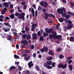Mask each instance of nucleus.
Here are the masks:
<instances>
[{
  "mask_svg": "<svg viewBox=\"0 0 74 74\" xmlns=\"http://www.w3.org/2000/svg\"><path fill=\"white\" fill-rule=\"evenodd\" d=\"M15 15L16 16H19L18 17V19H22L23 20H24L25 19V14L24 13H22L19 14V13L16 12L15 14Z\"/></svg>",
  "mask_w": 74,
  "mask_h": 74,
  "instance_id": "f257e3e1",
  "label": "nucleus"
},
{
  "mask_svg": "<svg viewBox=\"0 0 74 74\" xmlns=\"http://www.w3.org/2000/svg\"><path fill=\"white\" fill-rule=\"evenodd\" d=\"M57 67H58L59 69H61L62 68V69H66V68H67V64H65L64 65L62 63L59 64L58 65Z\"/></svg>",
  "mask_w": 74,
  "mask_h": 74,
  "instance_id": "f03ea898",
  "label": "nucleus"
},
{
  "mask_svg": "<svg viewBox=\"0 0 74 74\" xmlns=\"http://www.w3.org/2000/svg\"><path fill=\"white\" fill-rule=\"evenodd\" d=\"M57 12L58 14H62L63 13V12H66V10H65V8H63L62 9H58L57 10Z\"/></svg>",
  "mask_w": 74,
  "mask_h": 74,
  "instance_id": "7ed1b4c3",
  "label": "nucleus"
},
{
  "mask_svg": "<svg viewBox=\"0 0 74 74\" xmlns=\"http://www.w3.org/2000/svg\"><path fill=\"white\" fill-rule=\"evenodd\" d=\"M45 30L47 33H52V32L53 31V30L52 28H50L49 29H48V28H46L45 29Z\"/></svg>",
  "mask_w": 74,
  "mask_h": 74,
  "instance_id": "20e7f679",
  "label": "nucleus"
},
{
  "mask_svg": "<svg viewBox=\"0 0 74 74\" xmlns=\"http://www.w3.org/2000/svg\"><path fill=\"white\" fill-rule=\"evenodd\" d=\"M37 26V24H32L31 26V31H32V32H33V31H34V30H35V28H36Z\"/></svg>",
  "mask_w": 74,
  "mask_h": 74,
  "instance_id": "39448f33",
  "label": "nucleus"
},
{
  "mask_svg": "<svg viewBox=\"0 0 74 74\" xmlns=\"http://www.w3.org/2000/svg\"><path fill=\"white\" fill-rule=\"evenodd\" d=\"M32 36L33 39H34V40L37 39V34H36V33H34L32 35Z\"/></svg>",
  "mask_w": 74,
  "mask_h": 74,
  "instance_id": "423d86ee",
  "label": "nucleus"
},
{
  "mask_svg": "<svg viewBox=\"0 0 74 74\" xmlns=\"http://www.w3.org/2000/svg\"><path fill=\"white\" fill-rule=\"evenodd\" d=\"M32 61H30L28 63L27 65H28L29 68H31L33 66V64H32Z\"/></svg>",
  "mask_w": 74,
  "mask_h": 74,
  "instance_id": "0eeeda50",
  "label": "nucleus"
},
{
  "mask_svg": "<svg viewBox=\"0 0 74 74\" xmlns=\"http://www.w3.org/2000/svg\"><path fill=\"white\" fill-rule=\"evenodd\" d=\"M21 44H23L24 45H25L26 44H28V41L26 40H22V41L21 42Z\"/></svg>",
  "mask_w": 74,
  "mask_h": 74,
  "instance_id": "6e6552de",
  "label": "nucleus"
},
{
  "mask_svg": "<svg viewBox=\"0 0 74 74\" xmlns=\"http://www.w3.org/2000/svg\"><path fill=\"white\" fill-rule=\"evenodd\" d=\"M52 35L54 38H56V37L57 36V34L55 31H54L52 32Z\"/></svg>",
  "mask_w": 74,
  "mask_h": 74,
  "instance_id": "1a4fd4ad",
  "label": "nucleus"
},
{
  "mask_svg": "<svg viewBox=\"0 0 74 74\" xmlns=\"http://www.w3.org/2000/svg\"><path fill=\"white\" fill-rule=\"evenodd\" d=\"M12 38V37L11 35H9L8 36H7V39L9 41H11V40Z\"/></svg>",
  "mask_w": 74,
  "mask_h": 74,
  "instance_id": "9d476101",
  "label": "nucleus"
},
{
  "mask_svg": "<svg viewBox=\"0 0 74 74\" xmlns=\"http://www.w3.org/2000/svg\"><path fill=\"white\" fill-rule=\"evenodd\" d=\"M3 5L6 8L9 7V6L8 5V3L7 2H4L3 3Z\"/></svg>",
  "mask_w": 74,
  "mask_h": 74,
  "instance_id": "9b49d317",
  "label": "nucleus"
},
{
  "mask_svg": "<svg viewBox=\"0 0 74 74\" xmlns=\"http://www.w3.org/2000/svg\"><path fill=\"white\" fill-rule=\"evenodd\" d=\"M48 15L49 16V17H52L53 18H55V16L54 14H48Z\"/></svg>",
  "mask_w": 74,
  "mask_h": 74,
  "instance_id": "f8f14e48",
  "label": "nucleus"
},
{
  "mask_svg": "<svg viewBox=\"0 0 74 74\" xmlns=\"http://www.w3.org/2000/svg\"><path fill=\"white\" fill-rule=\"evenodd\" d=\"M30 58H31V57L29 55V56H28L27 57H25V58H24V59L25 60L28 61V60H29V59H30Z\"/></svg>",
  "mask_w": 74,
  "mask_h": 74,
  "instance_id": "ddd939ff",
  "label": "nucleus"
},
{
  "mask_svg": "<svg viewBox=\"0 0 74 74\" xmlns=\"http://www.w3.org/2000/svg\"><path fill=\"white\" fill-rule=\"evenodd\" d=\"M73 27V24H71V25H69L67 26V29L69 30V29H72Z\"/></svg>",
  "mask_w": 74,
  "mask_h": 74,
  "instance_id": "4468645a",
  "label": "nucleus"
},
{
  "mask_svg": "<svg viewBox=\"0 0 74 74\" xmlns=\"http://www.w3.org/2000/svg\"><path fill=\"white\" fill-rule=\"evenodd\" d=\"M48 53L49 55H51V56H53L54 55V53L53 52V51H52L51 50L49 52H48Z\"/></svg>",
  "mask_w": 74,
  "mask_h": 74,
  "instance_id": "2eb2a0df",
  "label": "nucleus"
},
{
  "mask_svg": "<svg viewBox=\"0 0 74 74\" xmlns=\"http://www.w3.org/2000/svg\"><path fill=\"white\" fill-rule=\"evenodd\" d=\"M67 14H69V15H72V16H74V13L70 11H68L67 12Z\"/></svg>",
  "mask_w": 74,
  "mask_h": 74,
  "instance_id": "dca6fc26",
  "label": "nucleus"
},
{
  "mask_svg": "<svg viewBox=\"0 0 74 74\" xmlns=\"http://www.w3.org/2000/svg\"><path fill=\"white\" fill-rule=\"evenodd\" d=\"M35 69L37 71H40V68L38 65L36 66L35 67Z\"/></svg>",
  "mask_w": 74,
  "mask_h": 74,
  "instance_id": "f3484780",
  "label": "nucleus"
},
{
  "mask_svg": "<svg viewBox=\"0 0 74 74\" xmlns=\"http://www.w3.org/2000/svg\"><path fill=\"white\" fill-rule=\"evenodd\" d=\"M43 6H44V8H46V7H48V3H47L46 1L45 2Z\"/></svg>",
  "mask_w": 74,
  "mask_h": 74,
  "instance_id": "a211bd4d",
  "label": "nucleus"
},
{
  "mask_svg": "<svg viewBox=\"0 0 74 74\" xmlns=\"http://www.w3.org/2000/svg\"><path fill=\"white\" fill-rule=\"evenodd\" d=\"M69 4H70V5L71 6V8L72 7H73V8H74V3H73V2H69Z\"/></svg>",
  "mask_w": 74,
  "mask_h": 74,
  "instance_id": "6ab92c4d",
  "label": "nucleus"
},
{
  "mask_svg": "<svg viewBox=\"0 0 74 74\" xmlns=\"http://www.w3.org/2000/svg\"><path fill=\"white\" fill-rule=\"evenodd\" d=\"M9 17L10 18V19H14V14H11V15L9 16Z\"/></svg>",
  "mask_w": 74,
  "mask_h": 74,
  "instance_id": "aec40b11",
  "label": "nucleus"
},
{
  "mask_svg": "<svg viewBox=\"0 0 74 74\" xmlns=\"http://www.w3.org/2000/svg\"><path fill=\"white\" fill-rule=\"evenodd\" d=\"M68 67L69 68L70 71L73 70V66L71 65H69L68 66Z\"/></svg>",
  "mask_w": 74,
  "mask_h": 74,
  "instance_id": "412c9836",
  "label": "nucleus"
},
{
  "mask_svg": "<svg viewBox=\"0 0 74 74\" xmlns=\"http://www.w3.org/2000/svg\"><path fill=\"white\" fill-rule=\"evenodd\" d=\"M58 20L60 22H63V21H64V18H60L58 19Z\"/></svg>",
  "mask_w": 74,
  "mask_h": 74,
  "instance_id": "4be33fe9",
  "label": "nucleus"
},
{
  "mask_svg": "<svg viewBox=\"0 0 74 74\" xmlns=\"http://www.w3.org/2000/svg\"><path fill=\"white\" fill-rule=\"evenodd\" d=\"M40 41H42L44 40V36H41L40 37Z\"/></svg>",
  "mask_w": 74,
  "mask_h": 74,
  "instance_id": "5701e85b",
  "label": "nucleus"
},
{
  "mask_svg": "<svg viewBox=\"0 0 74 74\" xmlns=\"http://www.w3.org/2000/svg\"><path fill=\"white\" fill-rule=\"evenodd\" d=\"M15 69V66H11L10 68H9V70H14V69Z\"/></svg>",
  "mask_w": 74,
  "mask_h": 74,
  "instance_id": "b1692460",
  "label": "nucleus"
},
{
  "mask_svg": "<svg viewBox=\"0 0 74 74\" xmlns=\"http://www.w3.org/2000/svg\"><path fill=\"white\" fill-rule=\"evenodd\" d=\"M47 59L48 61H49V60H52L53 59V57H47Z\"/></svg>",
  "mask_w": 74,
  "mask_h": 74,
  "instance_id": "393cba45",
  "label": "nucleus"
},
{
  "mask_svg": "<svg viewBox=\"0 0 74 74\" xmlns=\"http://www.w3.org/2000/svg\"><path fill=\"white\" fill-rule=\"evenodd\" d=\"M69 40L71 42H74V37H70L69 38Z\"/></svg>",
  "mask_w": 74,
  "mask_h": 74,
  "instance_id": "a878e982",
  "label": "nucleus"
},
{
  "mask_svg": "<svg viewBox=\"0 0 74 74\" xmlns=\"http://www.w3.org/2000/svg\"><path fill=\"white\" fill-rule=\"evenodd\" d=\"M27 36V34H24L23 35H22V38H23V39H25V38Z\"/></svg>",
  "mask_w": 74,
  "mask_h": 74,
  "instance_id": "bb28decb",
  "label": "nucleus"
},
{
  "mask_svg": "<svg viewBox=\"0 0 74 74\" xmlns=\"http://www.w3.org/2000/svg\"><path fill=\"white\" fill-rule=\"evenodd\" d=\"M48 36V33H45V32L43 33V36L44 37H46V36Z\"/></svg>",
  "mask_w": 74,
  "mask_h": 74,
  "instance_id": "cd10ccee",
  "label": "nucleus"
},
{
  "mask_svg": "<svg viewBox=\"0 0 74 74\" xmlns=\"http://www.w3.org/2000/svg\"><path fill=\"white\" fill-rule=\"evenodd\" d=\"M47 63L48 65H51L52 63V61H47Z\"/></svg>",
  "mask_w": 74,
  "mask_h": 74,
  "instance_id": "c85d7f7f",
  "label": "nucleus"
},
{
  "mask_svg": "<svg viewBox=\"0 0 74 74\" xmlns=\"http://www.w3.org/2000/svg\"><path fill=\"white\" fill-rule=\"evenodd\" d=\"M62 35H58L57 36H56V39H60V38H61L62 37Z\"/></svg>",
  "mask_w": 74,
  "mask_h": 74,
  "instance_id": "c756f323",
  "label": "nucleus"
},
{
  "mask_svg": "<svg viewBox=\"0 0 74 74\" xmlns=\"http://www.w3.org/2000/svg\"><path fill=\"white\" fill-rule=\"evenodd\" d=\"M62 16V17H66V15H67V13L65 12H64V13H63L62 14H61Z\"/></svg>",
  "mask_w": 74,
  "mask_h": 74,
  "instance_id": "7c9ffc66",
  "label": "nucleus"
},
{
  "mask_svg": "<svg viewBox=\"0 0 74 74\" xmlns=\"http://www.w3.org/2000/svg\"><path fill=\"white\" fill-rule=\"evenodd\" d=\"M14 57L15 59H20V58H19V56L16 55H14Z\"/></svg>",
  "mask_w": 74,
  "mask_h": 74,
  "instance_id": "2f4dec72",
  "label": "nucleus"
},
{
  "mask_svg": "<svg viewBox=\"0 0 74 74\" xmlns=\"http://www.w3.org/2000/svg\"><path fill=\"white\" fill-rule=\"evenodd\" d=\"M27 40H29L30 39V38H31V36H30V35L29 34H28L27 36V37H26Z\"/></svg>",
  "mask_w": 74,
  "mask_h": 74,
  "instance_id": "473e14b6",
  "label": "nucleus"
},
{
  "mask_svg": "<svg viewBox=\"0 0 74 74\" xmlns=\"http://www.w3.org/2000/svg\"><path fill=\"white\" fill-rule=\"evenodd\" d=\"M44 4V1H42L40 3V4L42 7H43Z\"/></svg>",
  "mask_w": 74,
  "mask_h": 74,
  "instance_id": "72a5a7b5",
  "label": "nucleus"
},
{
  "mask_svg": "<svg viewBox=\"0 0 74 74\" xmlns=\"http://www.w3.org/2000/svg\"><path fill=\"white\" fill-rule=\"evenodd\" d=\"M69 21V20L67 19H65L64 20V21L65 23H66V24H68Z\"/></svg>",
  "mask_w": 74,
  "mask_h": 74,
  "instance_id": "f704fd0d",
  "label": "nucleus"
},
{
  "mask_svg": "<svg viewBox=\"0 0 74 74\" xmlns=\"http://www.w3.org/2000/svg\"><path fill=\"white\" fill-rule=\"evenodd\" d=\"M47 11V10H46V9L44 8H43L42 9V12H43V13H45Z\"/></svg>",
  "mask_w": 74,
  "mask_h": 74,
  "instance_id": "c9c22d12",
  "label": "nucleus"
},
{
  "mask_svg": "<svg viewBox=\"0 0 74 74\" xmlns=\"http://www.w3.org/2000/svg\"><path fill=\"white\" fill-rule=\"evenodd\" d=\"M47 68L48 69H53V67L49 65H47Z\"/></svg>",
  "mask_w": 74,
  "mask_h": 74,
  "instance_id": "e433bc0d",
  "label": "nucleus"
},
{
  "mask_svg": "<svg viewBox=\"0 0 74 74\" xmlns=\"http://www.w3.org/2000/svg\"><path fill=\"white\" fill-rule=\"evenodd\" d=\"M44 51L45 52H47V51H48V47H45L44 49Z\"/></svg>",
  "mask_w": 74,
  "mask_h": 74,
  "instance_id": "4c0bfd02",
  "label": "nucleus"
},
{
  "mask_svg": "<svg viewBox=\"0 0 74 74\" xmlns=\"http://www.w3.org/2000/svg\"><path fill=\"white\" fill-rule=\"evenodd\" d=\"M2 29H3V30H4V31H5V32H9L10 31V30H8L7 29H5V28H2Z\"/></svg>",
  "mask_w": 74,
  "mask_h": 74,
  "instance_id": "58836bf2",
  "label": "nucleus"
},
{
  "mask_svg": "<svg viewBox=\"0 0 74 74\" xmlns=\"http://www.w3.org/2000/svg\"><path fill=\"white\" fill-rule=\"evenodd\" d=\"M59 57V58L60 59H62V58H64V56L62 55V54H60Z\"/></svg>",
  "mask_w": 74,
  "mask_h": 74,
  "instance_id": "ea45409f",
  "label": "nucleus"
},
{
  "mask_svg": "<svg viewBox=\"0 0 74 74\" xmlns=\"http://www.w3.org/2000/svg\"><path fill=\"white\" fill-rule=\"evenodd\" d=\"M71 16L70 15H66V16H65V18H66V19H69L70 18V17Z\"/></svg>",
  "mask_w": 74,
  "mask_h": 74,
  "instance_id": "a19ab883",
  "label": "nucleus"
},
{
  "mask_svg": "<svg viewBox=\"0 0 74 74\" xmlns=\"http://www.w3.org/2000/svg\"><path fill=\"white\" fill-rule=\"evenodd\" d=\"M49 38H50V39H52V38H55L54 37H53V36L52 34L50 35L49 36Z\"/></svg>",
  "mask_w": 74,
  "mask_h": 74,
  "instance_id": "79ce46f5",
  "label": "nucleus"
},
{
  "mask_svg": "<svg viewBox=\"0 0 74 74\" xmlns=\"http://www.w3.org/2000/svg\"><path fill=\"white\" fill-rule=\"evenodd\" d=\"M64 32H66V31L67 30V26H65L64 27Z\"/></svg>",
  "mask_w": 74,
  "mask_h": 74,
  "instance_id": "37998d69",
  "label": "nucleus"
},
{
  "mask_svg": "<svg viewBox=\"0 0 74 74\" xmlns=\"http://www.w3.org/2000/svg\"><path fill=\"white\" fill-rule=\"evenodd\" d=\"M40 51L41 52H42V53L44 52V51H44V49L43 48L40 49Z\"/></svg>",
  "mask_w": 74,
  "mask_h": 74,
  "instance_id": "c03bdc74",
  "label": "nucleus"
},
{
  "mask_svg": "<svg viewBox=\"0 0 74 74\" xmlns=\"http://www.w3.org/2000/svg\"><path fill=\"white\" fill-rule=\"evenodd\" d=\"M51 66L53 67H54L55 66V62H53Z\"/></svg>",
  "mask_w": 74,
  "mask_h": 74,
  "instance_id": "a18cd8bd",
  "label": "nucleus"
},
{
  "mask_svg": "<svg viewBox=\"0 0 74 74\" xmlns=\"http://www.w3.org/2000/svg\"><path fill=\"white\" fill-rule=\"evenodd\" d=\"M23 8L24 10H26V8H27V5H25L23 6Z\"/></svg>",
  "mask_w": 74,
  "mask_h": 74,
  "instance_id": "49530a36",
  "label": "nucleus"
},
{
  "mask_svg": "<svg viewBox=\"0 0 74 74\" xmlns=\"http://www.w3.org/2000/svg\"><path fill=\"white\" fill-rule=\"evenodd\" d=\"M42 9V7H41L40 5H39L38 7V10H39V11L41 10Z\"/></svg>",
  "mask_w": 74,
  "mask_h": 74,
  "instance_id": "de8ad7c7",
  "label": "nucleus"
},
{
  "mask_svg": "<svg viewBox=\"0 0 74 74\" xmlns=\"http://www.w3.org/2000/svg\"><path fill=\"white\" fill-rule=\"evenodd\" d=\"M33 58H36V53H34L33 54Z\"/></svg>",
  "mask_w": 74,
  "mask_h": 74,
  "instance_id": "09e8293b",
  "label": "nucleus"
},
{
  "mask_svg": "<svg viewBox=\"0 0 74 74\" xmlns=\"http://www.w3.org/2000/svg\"><path fill=\"white\" fill-rule=\"evenodd\" d=\"M37 34L38 36H41V32H40V31H39L38 32Z\"/></svg>",
  "mask_w": 74,
  "mask_h": 74,
  "instance_id": "8fccbe9b",
  "label": "nucleus"
},
{
  "mask_svg": "<svg viewBox=\"0 0 74 74\" xmlns=\"http://www.w3.org/2000/svg\"><path fill=\"white\" fill-rule=\"evenodd\" d=\"M25 4H26V3L25 2V1L22 2L21 3V5H25Z\"/></svg>",
  "mask_w": 74,
  "mask_h": 74,
  "instance_id": "3c124183",
  "label": "nucleus"
},
{
  "mask_svg": "<svg viewBox=\"0 0 74 74\" xmlns=\"http://www.w3.org/2000/svg\"><path fill=\"white\" fill-rule=\"evenodd\" d=\"M31 48L32 49H34V45H31Z\"/></svg>",
  "mask_w": 74,
  "mask_h": 74,
  "instance_id": "603ef678",
  "label": "nucleus"
},
{
  "mask_svg": "<svg viewBox=\"0 0 74 74\" xmlns=\"http://www.w3.org/2000/svg\"><path fill=\"white\" fill-rule=\"evenodd\" d=\"M8 19H9V20H10V18H9V17L8 16H5V20L6 21H8Z\"/></svg>",
  "mask_w": 74,
  "mask_h": 74,
  "instance_id": "864d4df0",
  "label": "nucleus"
},
{
  "mask_svg": "<svg viewBox=\"0 0 74 74\" xmlns=\"http://www.w3.org/2000/svg\"><path fill=\"white\" fill-rule=\"evenodd\" d=\"M68 23L69 25H71L72 24V21H71V20H69V21H68Z\"/></svg>",
  "mask_w": 74,
  "mask_h": 74,
  "instance_id": "5fc2aeb1",
  "label": "nucleus"
},
{
  "mask_svg": "<svg viewBox=\"0 0 74 74\" xmlns=\"http://www.w3.org/2000/svg\"><path fill=\"white\" fill-rule=\"evenodd\" d=\"M48 15H45V16H44V18L45 19H47L48 18Z\"/></svg>",
  "mask_w": 74,
  "mask_h": 74,
  "instance_id": "6e6d98bb",
  "label": "nucleus"
},
{
  "mask_svg": "<svg viewBox=\"0 0 74 74\" xmlns=\"http://www.w3.org/2000/svg\"><path fill=\"white\" fill-rule=\"evenodd\" d=\"M72 62H73V61H72V60H70L68 61V64H71V63Z\"/></svg>",
  "mask_w": 74,
  "mask_h": 74,
  "instance_id": "4d7b16f0",
  "label": "nucleus"
},
{
  "mask_svg": "<svg viewBox=\"0 0 74 74\" xmlns=\"http://www.w3.org/2000/svg\"><path fill=\"white\" fill-rule=\"evenodd\" d=\"M3 38L4 37H5V38H7V35H6V34H4V33H3Z\"/></svg>",
  "mask_w": 74,
  "mask_h": 74,
  "instance_id": "13d9d810",
  "label": "nucleus"
},
{
  "mask_svg": "<svg viewBox=\"0 0 74 74\" xmlns=\"http://www.w3.org/2000/svg\"><path fill=\"white\" fill-rule=\"evenodd\" d=\"M10 8H11V9H12V8H13V7H14V6H13V5L12 4L10 5Z\"/></svg>",
  "mask_w": 74,
  "mask_h": 74,
  "instance_id": "bf43d9fd",
  "label": "nucleus"
},
{
  "mask_svg": "<svg viewBox=\"0 0 74 74\" xmlns=\"http://www.w3.org/2000/svg\"><path fill=\"white\" fill-rule=\"evenodd\" d=\"M8 10V9L6 8H4L3 9V11H7Z\"/></svg>",
  "mask_w": 74,
  "mask_h": 74,
  "instance_id": "052dcab7",
  "label": "nucleus"
},
{
  "mask_svg": "<svg viewBox=\"0 0 74 74\" xmlns=\"http://www.w3.org/2000/svg\"><path fill=\"white\" fill-rule=\"evenodd\" d=\"M35 16L36 17H37V16L38 15V14H37L38 12H37V11L36 10L35 12Z\"/></svg>",
  "mask_w": 74,
  "mask_h": 74,
  "instance_id": "680f3d73",
  "label": "nucleus"
},
{
  "mask_svg": "<svg viewBox=\"0 0 74 74\" xmlns=\"http://www.w3.org/2000/svg\"><path fill=\"white\" fill-rule=\"evenodd\" d=\"M23 57H24V58L27 57V54H23Z\"/></svg>",
  "mask_w": 74,
  "mask_h": 74,
  "instance_id": "e2e57ef3",
  "label": "nucleus"
},
{
  "mask_svg": "<svg viewBox=\"0 0 74 74\" xmlns=\"http://www.w3.org/2000/svg\"><path fill=\"white\" fill-rule=\"evenodd\" d=\"M3 25H5V26H8V23H3Z\"/></svg>",
  "mask_w": 74,
  "mask_h": 74,
  "instance_id": "0e129e2a",
  "label": "nucleus"
},
{
  "mask_svg": "<svg viewBox=\"0 0 74 74\" xmlns=\"http://www.w3.org/2000/svg\"><path fill=\"white\" fill-rule=\"evenodd\" d=\"M72 58H73V57L71 56V57H68L66 58L68 60H70V59H72Z\"/></svg>",
  "mask_w": 74,
  "mask_h": 74,
  "instance_id": "69168bd1",
  "label": "nucleus"
},
{
  "mask_svg": "<svg viewBox=\"0 0 74 74\" xmlns=\"http://www.w3.org/2000/svg\"><path fill=\"white\" fill-rule=\"evenodd\" d=\"M25 29L27 32H29V29L28 27H26L25 28Z\"/></svg>",
  "mask_w": 74,
  "mask_h": 74,
  "instance_id": "338daca9",
  "label": "nucleus"
},
{
  "mask_svg": "<svg viewBox=\"0 0 74 74\" xmlns=\"http://www.w3.org/2000/svg\"><path fill=\"white\" fill-rule=\"evenodd\" d=\"M62 1L63 3H67V2H66V0H62Z\"/></svg>",
  "mask_w": 74,
  "mask_h": 74,
  "instance_id": "774afa93",
  "label": "nucleus"
}]
</instances>
